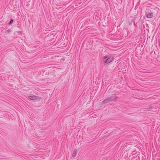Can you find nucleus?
Listing matches in <instances>:
<instances>
[{"label": "nucleus", "mask_w": 160, "mask_h": 160, "mask_svg": "<svg viewBox=\"0 0 160 160\" xmlns=\"http://www.w3.org/2000/svg\"><path fill=\"white\" fill-rule=\"evenodd\" d=\"M28 98L29 99L32 100H36L38 98V97L35 96H29Z\"/></svg>", "instance_id": "obj_5"}, {"label": "nucleus", "mask_w": 160, "mask_h": 160, "mask_svg": "<svg viewBox=\"0 0 160 160\" xmlns=\"http://www.w3.org/2000/svg\"><path fill=\"white\" fill-rule=\"evenodd\" d=\"M118 98L115 95H112L110 97H107L102 102V103L105 104L108 103L111 101L116 100Z\"/></svg>", "instance_id": "obj_1"}, {"label": "nucleus", "mask_w": 160, "mask_h": 160, "mask_svg": "<svg viewBox=\"0 0 160 160\" xmlns=\"http://www.w3.org/2000/svg\"><path fill=\"white\" fill-rule=\"evenodd\" d=\"M148 12L147 13V16L148 18H151L152 17V13L150 10H148Z\"/></svg>", "instance_id": "obj_3"}, {"label": "nucleus", "mask_w": 160, "mask_h": 160, "mask_svg": "<svg viewBox=\"0 0 160 160\" xmlns=\"http://www.w3.org/2000/svg\"><path fill=\"white\" fill-rule=\"evenodd\" d=\"M76 151L75 150H74L72 153V157H74L76 155Z\"/></svg>", "instance_id": "obj_6"}, {"label": "nucleus", "mask_w": 160, "mask_h": 160, "mask_svg": "<svg viewBox=\"0 0 160 160\" xmlns=\"http://www.w3.org/2000/svg\"><path fill=\"white\" fill-rule=\"evenodd\" d=\"M104 58V62L106 64L111 62L113 60V58L112 57L108 56H105Z\"/></svg>", "instance_id": "obj_2"}, {"label": "nucleus", "mask_w": 160, "mask_h": 160, "mask_svg": "<svg viewBox=\"0 0 160 160\" xmlns=\"http://www.w3.org/2000/svg\"><path fill=\"white\" fill-rule=\"evenodd\" d=\"M12 30L9 29L8 30H5L3 32V35L5 36L9 34L11 31Z\"/></svg>", "instance_id": "obj_4"}, {"label": "nucleus", "mask_w": 160, "mask_h": 160, "mask_svg": "<svg viewBox=\"0 0 160 160\" xmlns=\"http://www.w3.org/2000/svg\"><path fill=\"white\" fill-rule=\"evenodd\" d=\"M13 22V21H10L9 23V25H10Z\"/></svg>", "instance_id": "obj_7"}]
</instances>
